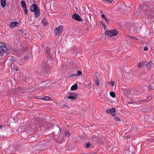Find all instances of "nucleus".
Segmentation results:
<instances>
[{
  "instance_id": "obj_1",
  "label": "nucleus",
  "mask_w": 154,
  "mask_h": 154,
  "mask_svg": "<svg viewBox=\"0 0 154 154\" xmlns=\"http://www.w3.org/2000/svg\"><path fill=\"white\" fill-rule=\"evenodd\" d=\"M30 10L34 12L35 17H38L40 14V11L37 5L34 4L32 5L30 7Z\"/></svg>"
},
{
  "instance_id": "obj_2",
  "label": "nucleus",
  "mask_w": 154,
  "mask_h": 154,
  "mask_svg": "<svg viewBox=\"0 0 154 154\" xmlns=\"http://www.w3.org/2000/svg\"><path fill=\"white\" fill-rule=\"evenodd\" d=\"M105 35L110 37H113L118 34V32L116 29L112 30H106L105 33Z\"/></svg>"
},
{
  "instance_id": "obj_3",
  "label": "nucleus",
  "mask_w": 154,
  "mask_h": 154,
  "mask_svg": "<svg viewBox=\"0 0 154 154\" xmlns=\"http://www.w3.org/2000/svg\"><path fill=\"white\" fill-rule=\"evenodd\" d=\"M105 112L109 114H111L112 116H114L116 114V109L113 108L110 109H108L105 111Z\"/></svg>"
},
{
  "instance_id": "obj_4",
  "label": "nucleus",
  "mask_w": 154,
  "mask_h": 154,
  "mask_svg": "<svg viewBox=\"0 0 154 154\" xmlns=\"http://www.w3.org/2000/svg\"><path fill=\"white\" fill-rule=\"evenodd\" d=\"M78 95L75 93H72L69 94V96L68 97L69 99L72 100H75L77 97Z\"/></svg>"
},
{
  "instance_id": "obj_5",
  "label": "nucleus",
  "mask_w": 154,
  "mask_h": 154,
  "mask_svg": "<svg viewBox=\"0 0 154 154\" xmlns=\"http://www.w3.org/2000/svg\"><path fill=\"white\" fill-rule=\"evenodd\" d=\"M72 18L73 19L79 21H82V19L80 17L79 15L75 13L72 15Z\"/></svg>"
},
{
  "instance_id": "obj_6",
  "label": "nucleus",
  "mask_w": 154,
  "mask_h": 154,
  "mask_svg": "<svg viewBox=\"0 0 154 154\" xmlns=\"http://www.w3.org/2000/svg\"><path fill=\"white\" fill-rule=\"evenodd\" d=\"M63 30L62 26H59L56 28L54 30V32L56 35L59 34Z\"/></svg>"
},
{
  "instance_id": "obj_7",
  "label": "nucleus",
  "mask_w": 154,
  "mask_h": 154,
  "mask_svg": "<svg viewBox=\"0 0 154 154\" xmlns=\"http://www.w3.org/2000/svg\"><path fill=\"white\" fill-rule=\"evenodd\" d=\"M19 25V23L17 22H11L10 23L9 26L12 28H15Z\"/></svg>"
},
{
  "instance_id": "obj_8",
  "label": "nucleus",
  "mask_w": 154,
  "mask_h": 154,
  "mask_svg": "<svg viewBox=\"0 0 154 154\" xmlns=\"http://www.w3.org/2000/svg\"><path fill=\"white\" fill-rule=\"evenodd\" d=\"M146 62H142L138 64L137 67L138 68H144L146 67Z\"/></svg>"
},
{
  "instance_id": "obj_9",
  "label": "nucleus",
  "mask_w": 154,
  "mask_h": 154,
  "mask_svg": "<svg viewBox=\"0 0 154 154\" xmlns=\"http://www.w3.org/2000/svg\"><path fill=\"white\" fill-rule=\"evenodd\" d=\"M5 46L6 45L5 44L0 42V47L2 48L1 50H0V53L4 52L5 49H3V48H5Z\"/></svg>"
},
{
  "instance_id": "obj_10",
  "label": "nucleus",
  "mask_w": 154,
  "mask_h": 154,
  "mask_svg": "<svg viewBox=\"0 0 154 154\" xmlns=\"http://www.w3.org/2000/svg\"><path fill=\"white\" fill-rule=\"evenodd\" d=\"M95 76H96V79H95V82L97 84V86H98L99 84V81L98 80L99 77H98V76H99V73L98 72L95 73Z\"/></svg>"
},
{
  "instance_id": "obj_11",
  "label": "nucleus",
  "mask_w": 154,
  "mask_h": 154,
  "mask_svg": "<svg viewBox=\"0 0 154 154\" xmlns=\"http://www.w3.org/2000/svg\"><path fill=\"white\" fill-rule=\"evenodd\" d=\"M133 91H131L130 93H128L126 94V97L128 98V99H131L133 97V95L132 93Z\"/></svg>"
},
{
  "instance_id": "obj_12",
  "label": "nucleus",
  "mask_w": 154,
  "mask_h": 154,
  "mask_svg": "<svg viewBox=\"0 0 154 154\" xmlns=\"http://www.w3.org/2000/svg\"><path fill=\"white\" fill-rule=\"evenodd\" d=\"M1 5L2 7H5L6 5V0H1Z\"/></svg>"
},
{
  "instance_id": "obj_13",
  "label": "nucleus",
  "mask_w": 154,
  "mask_h": 154,
  "mask_svg": "<svg viewBox=\"0 0 154 154\" xmlns=\"http://www.w3.org/2000/svg\"><path fill=\"white\" fill-rule=\"evenodd\" d=\"M78 85L77 84H75L73 85L71 87V89L72 90H76L77 89Z\"/></svg>"
},
{
  "instance_id": "obj_14",
  "label": "nucleus",
  "mask_w": 154,
  "mask_h": 154,
  "mask_svg": "<svg viewBox=\"0 0 154 154\" xmlns=\"http://www.w3.org/2000/svg\"><path fill=\"white\" fill-rule=\"evenodd\" d=\"M146 64H147L146 65V66H148L147 69H148V70H150L151 69L152 67L151 62H150L149 63L147 62Z\"/></svg>"
},
{
  "instance_id": "obj_15",
  "label": "nucleus",
  "mask_w": 154,
  "mask_h": 154,
  "mask_svg": "<svg viewBox=\"0 0 154 154\" xmlns=\"http://www.w3.org/2000/svg\"><path fill=\"white\" fill-rule=\"evenodd\" d=\"M102 18H104V20L106 21V23H108L109 22V19L106 17L105 16L104 14H102L101 16Z\"/></svg>"
},
{
  "instance_id": "obj_16",
  "label": "nucleus",
  "mask_w": 154,
  "mask_h": 154,
  "mask_svg": "<svg viewBox=\"0 0 154 154\" xmlns=\"http://www.w3.org/2000/svg\"><path fill=\"white\" fill-rule=\"evenodd\" d=\"M21 5L22 7L23 8H26V3L23 1H22L21 2Z\"/></svg>"
},
{
  "instance_id": "obj_17",
  "label": "nucleus",
  "mask_w": 154,
  "mask_h": 154,
  "mask_svg": "<svg viewBox=\"0 0 154 154\" xmlns=\"http://www.w3.org/2000/svg\"><path fill=\"white\" fill-rule=\"evenodd\" d=\"M110 95L112 97H115V94L113 91H111L110 92Z\"/></svg>"
},
{
  "instance_id": "obj_18",
  "label": "nucleus",
  "mask_w": 154,
  "mask_h": 154,
  "mask_svg": "<svg viewBox=\"0 0 154 154\" xmlns=\"http://www.w3.org/2000/svg\"><path fill=\"white\" fill-rule=\"evenodd\" d=\"M42 99L45 100H51V98L48 97L46 96L44 97Z\"/></svg>"
},
{
  "instance_id": "obj_19",
  "label": "nucleus",
  "mask_w": 154,
  "mask_h": 154,
  "mask_svg": "<svg viewBox=\"0 0 154 154\" xmlns=\"http://www.w3.org/2000/svg\"><path fill=\"white\" fill-rule=\"evenodd\" d=\"M70 135V134L69 131H66V137H69Z\"/></svg>"
},
{
  "instance_id": "obj_20",
  "label": "nucleus",
  "mask_w": 154,
  "mask_h": 154,
  "mask_svg": "<svg viewBox=\"0 0 154 154\" xmlns=\"http://www.w3.org/2000/svg\"><path fill=\"white\" fill-rule=\"evenodd\" d=\"M82 74V72L79 70H78L77 73L76 74V76L80 75Z\"/></svg>"
},
{
  "instance_id": "obj_21",
  "label": "nucleus",
  "mask_w": 154,
  "mask_h": 154,
  "mask_svg": "<svg viewBox=\"0 0 154 154\" xmlns=\"http://www.w3.org/2000/svg\"><path fill=\"white\" fill-rule=\"evenodd\" d=\"M24 11L25 14H27L28 12V11L26 9V8H24Z\"/></svg>"
},
{
  "instance_id": "obj_22",
  "label": "nucleus",
  "mask_w": 154,
  "mask_h": 154,
  "mask_svg": "<svg viewBox=\"0 0 154 154\" xmlns=\"http://www.w3.org/2000/svg\"><path fill=\"white\" fill-rule=\"evenodd\" d=\"M8 58L9 59L11 60H13L14 59V58L12 57H9Z\"/></svg>"
},
{
  "instance_id": "obj_23",
  "label": "nucleus",
  "mask_w": 154,
  "mask_h": 154,
  "mask_svg": "<svg viewBox=\"0 0 154 154\" xmlns=\"http://www.w3.org/2000/svg\"><path fill=\"white\" fill-rule=\"evenodd\" d=\"M90 146V143H87L85 145V146L87 148H88Z\"/></svg>"
},
{
  "instance_id": "obj_24",
  "label": "nucleus",
  "mask_w": 154,
  "mask_h": 154,
  "mask_svg": "<svg viewBox=\"0 0 154 154\" xmlns=\"http://www.w3.org/2000/svg\"><path fill=\"white\" fill-rule=\"evenodd\" d=\"M110 83L111 84V85L112 87L114 86L115 84V82H114L112 81L110 82Z\"/></svg>"
},
{
  "instance_id": "obj_25",
  "label": "nucleus",
  "mask_w": 154,
  "mask_h": 154,
  "mask_svg": "<svg viewBox=\"0 0 154 154\" xmlns=\"http://www.w3.org/2000/svg\"><path fill=\"white\" fill-rule=\"evenodd\" d=\"M115 119L116 121H119L120 120V119L118 117H116L115 118Z\"/></svg>"
},
{
  "instance_id": "obj_26",
  "label": "nucleus",
  "mask_w": 154,
  "mask_h": 154,
  "mask_svg": "<svg viewBox=\"0 0 154 154\" xmlns=\"http://www.w3.org/2000/svg\"><path fill=\"white\" fill-rule=\"evenodd\" d=\"M104 1L112 3L113 2V0H104Z\"/></svg>"
},
{
  "instance_id": "obj_27",
  "label": "nucleus",
  "mask_w": 154,
  "mask_h": 154,
  "mask_svg": "<svg viewBox=\"0 0 154 154\" xmlns=\"http://www.w3.org/2000/svg\"><path fill=\"white\" fill-rule=\"evenodd\" d=\"M14 70H15L16 71H17L18 70V69L17 68V67L15 66H14Z\"/></svg>"
},
{
  "instance_id": "obj_28",
  "label": "nucleus",
  "mask_w": 154,
  "mask_h": 154,
  "mask_svg": "<svg viewBox=\"0 0 154 154\" xmlns=\"http://www.w3.org/2000/svg\"><path fill=\"white\" fill-rule=\"evenodd\" d=\"M74 76H76V74H72V75H70V77H73Z\"/></svg>"
},
{
  "instance_id": "obj_29",
  "label": "nucleus",
  "mask_w": 154,
  "mask_h": 154,
  "mask_svg": "<svg viewBox=\"0 0 154 154\" xmlns=\"http://www.w3.org/2000/svg\"><path fill=\"white\" fill-rule=\"evenodd\" d=\"M74 76H76V74H72V75H70V77H73Z\"/></svg>"
},
{
  "instance_id": "obj_30",
  "label": "nucleus",
  "mask_w": 154,
  "mask_h": 154,
  "mask_svg": "<svg viewBox=\"0 0 154 154\" xmlns=\"http://www.w3.org/2000/svg\"><path fill=\"white\" fill-rule=\"evenodd\" d=\"M148 48L147 47H145L144 48V49H143V50L144 51H146L147 50H148Z\"/></svg>"
},
{
  "instance_id": "obj_31",
  "label": "nucleus",
  "mask_w": 154,
  "mask_h": 154,
  "mask_svg": "<svg viewBox=\"0 0 154 154\" xmlns=\"http://www.w3.org/2000/svg\"><path fill=\"white\" fill-rule=\"evenodd\" d=\"M101 24L103 25V26H104L105 27L106 26L105 24L103 23L101 21Z\"/></svg>"
},
{
  "instance_id": "obj_32",
  "label": "nucleus",
  "mask_w": 154,
  "mask_h": 154,
  "mask_svg": "<svg viewBox=\"0 0 154 154\" xmlns=\"http://www.w3.org/2000/svg\"><path fill=\"white\" fill-rule=\"evenodd\" d=\"M2 128V126L0 125V129H1Z\"/></svg>"
},
{
  "instance_id": "obj_33",
  "label": "nucleus",
  "mask_w": 154,
  "mask_h": 154,
  "mask_svg": "<svg viewBox=\"0 0 154 154\" xmlns=\"http://www.w3.org/2000/svg\"><path fill=\"white\" fill-rule=\"evenodd\" d=\"M151 87H152V86H151V85H150L149 86V88H151Z\"/></svg>"
}]
</instances>
